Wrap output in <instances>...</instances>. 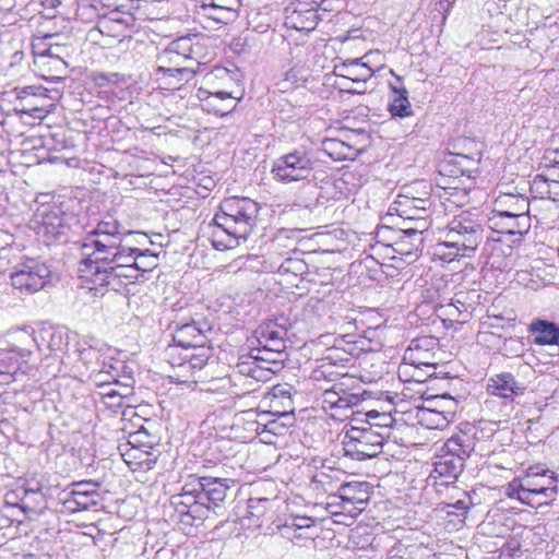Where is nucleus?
<instances>
[{
    "label": "nucleus",
    "instance_id": "nucleus-1",
    "mask_svg": "<svg viewBox=\"0 0 559 559\" xmlns=\"http://www.w3.org/2000/svg\"><path fill=\"white\" fill-rule=\"evenodd\" d=\"M260 206L249 198H229L219 205L213 218L212 243L217 250L233 249L251 235Z\"/></svg>",
    "mask_w": 559,
    "mask_h": 559
},
{
    "label": "nucleus",
    "instance_id": "nucleus-2",
    "mask_svg": "<svg viewBox=\"0 0 559 559\" xmlns=\"http://www.w3.org/2000/svg\"><path fill=\"white\" fill-rule=\"evenodd\" d=\"M212 333V325L206 320L187 322L178 325L175 329L173 340L174 345L167 348L168 356L174 358L177 349H182L179 353L180 360L177 362L179 367L194 370L204 368L209 359L213 356V348L210 345V336Z\"/></svg>",
    "mask_w": 559,
    "mask_h": 559
},
{
    "label": "nucleus",
    "instance_id": "nucleus-3",
    "mask_svg": "<svg viewBox=\"0 0 559 559\" xmlns=\"http://www.w3.org/2000/svg\"><path fill=\"white\" fill-rule=\"evenodd\" d=\"M474 447L473 439L464 432L449 438L436 456L428 480L441 486L452 484L462 473L464 463L474 451Z\"/></svg>",
    "mask_w": 559,
    "mask_h": 559
},
{
    "label": "nucleus",
    "instance_id": "nucleus-4",
    "mask_svg": "<svg viewBox=\"0 0 559 559\" xmlns=\"http://www.w3.org/2000/svg\"><path fill=\"white\" fill-rule=\"evenodd\" d=\"M35 223L36 234L47 246L66 241L70 231L79 233L83 228L79 217L66 212L62 204L41 205L36 212Z\"/></svg>",
    "mask_w": 559,
    "mask_h": 559
},
{
    "label": "nucleus",
    "instance_id": "nucleus-5",
    "mask_svg": "<svg viewBox=\"0 0 559 559\" xmlns=\"http://www.w3.org/2000/svg\"><path fill=\"white\" fill-rule=\"evenodd\" d=\"M423 242L421 231L416 227L393 228L386 225V260L396 274H401L399 281L408 278L406 267L408 262L404 257H411L413 251Z\"/></svg>",
    "mask_w": 559,
    "mask_h": 559
},
{
    "label": "nucleus",
    "instance_id": "nucleus-6",
    "mask_svg": "<svg viewBox=\"0 0 559 559\" xmlns=\"http://www.w3.org/2000/svg\"><path fill=\"white\" fill-rule=\"evenodd\" d=\"M118 252L119 247L82 242L81 261L78 269L80 276L92 283L96 289L100 278L109 271L108 267H114V261Z\"/></svg>",
    "mask_w": 559,
    "mask_h": 559
},
{
    "label": "nucleus",
    "instance_id": "nucleus-7",
    "mask_svg": "<svg viewBox=\"0 0 559 559\" xmlns=\"http://www.w3.org/2000/svg\"><path fill=\"white\" fill-rule=\"evenodd\" d=\"M447 243L463 250V254H472L484 239V228L481 223L468 213H462L455 216L441 231Z\"/></svg>",
    "mask_w": 559,
    "mask_h": 559
},
{
    "label": "nucleus",
    "instance_id": "nucleus-8",
    "mask_svg": "<svg viewBox=\"0 0 559 559\" xmlns=\"http://www.w3.org/2000/svg\"><path fill=\"white\" fill-rule=\"evenodd\" d=\"M317 160L312 153L305 148H296L287 154L277 157L272 166L273 177L284 183L310 180L313 178V171Z\"/></svg>",
    "mask_w": 559,
    "mask_h": 559
},
{
    "label": "nucleus",
    "instance_id": "nucleus-9",
    "mask_svg": "<svg viewBox=\"0 0 559 559\" xmlns=\"http://www.w3.org/2000/svg\"><path fill=\"white\" fill-rule=\"evenodd\" d=\"M384 437L381 431L368 428L352 427L345 435L343 447L345 455L355 460H366L382 453Z\"/></svg>",
    "mask_w": 559,
    "mask_h": 559
},
{
    "label": "nucleus",
    "instance_id": "nucleus-10",
    "mask_svg": "<svg viewBox=\"0 0 559 559\" xmlns=\"http://www.w3.org/2000/svg\"><path fill=\"white\" fill-rule=\"evenodd\" d=\"M197 486V475H189L180 492L173 495L169 499L170 506L180 516V521L188 525L206 516V507H203Z\"/></svg>",
    "mask_w": 559,
    "mask_h": 559
},
{
    "label": "nucleus",
    "instance_id": "nucleus-11",
    "mask_svg": "<svg viewBox=\"0 0 559 559\" xmlns=\"http://www.w3.org/2000/svg\"><path fill=\"white\" fill-rule=\"evenodd\" d=\"M50 276L51 270L47 263L28 259L17 264L11 274V283L23 294H34L45 287Z\"/></svg>",
    "mask_w": 559,
    "mask_h": 559
},
{
    "label": "nucleus",
    "instance_id": "nucleus-12",
    "mask_svg": "<svg viewBox=\"0 0 559 559\" xmlns=\"http://www.w3.org/2000/svg\"><path fill=\"white\" fill-rule=\"evenodd\" d=\"M396 460L394 469L390 467L386 472V486L390 487L391 497H386V506H392V514L389 518L400 519L404 512V508L408 506L411 496L407 492L409 489V480L405 476L407 464L406 459L394 457ZM386 512L389 508L386 507Z\"/></svg>",
    "mask_w": 559,
    "mask_h": 559
},
{
    "label": "nucleus",
    "instance_id": "nucleus-13",
    "mask_svg": "<svg viewBox=\"0 0 559 559\" xmlns=\"http://www.w3.org/2000/svg\"><path fill=\"white\" fill-rule=\"evenodd\" d=\"M416 435L415 423L396 418L386 420V456L400 459L409 456L408 449L416 445Z\"/></svg>",
    "mask_w": 559,
    "mask_h": 559
},
{
    "label": "nucleus",
    "instance_id": "nucleus-14",
    "mask_svg": "<svg viewBox=\"0 0 559 559\" xmlns=\"http://www.w3.org/2000/svg\"><path fill=\"white\" fill-rule=\"evenodd\" d=\"M558 484V477L555 472L543 466H530L524 477L513 478L506 486V496L510 499H518L531 491L545 489L546 487Z\"/></svg>",
    "mask_w": 559,
    "mask_h": 559
},
{
    "label": "nucleus",
    "instance_id": "nucleus-15",
    "mask_svg": "<svg viewBox=\"0 0 559 559\" xmlns=\"http://www.w3.org/2000/svg\"><path fill=\"white\" fill-rule=\"evenodd\" d=\"M439 341L433 336H421L413 340L404 352L403 359L416 367L436 370L439 364Z\"/></svg>",
    "mask_w": 559,
    "mask_h": 559
},
{
    "label": "nucleus",
    "instance_id": "nucleus-16",
    "mask_svg": "<svg viewBox=\"0 0 559 559\" xmlns=\"http://www.w3.org/2000/svg\"><path fill=\"white\" fill-rule=\"evenodd\" d=\"M157 62V80H167L169 78H178V81H190L195 70L193 67L186 64L183 57L171 48L169 44L164 50H162L156 58Z\"/></svg>",
    "mask_w": 559,
    "mask_h": 559
},
{
    "label": "nucleus",
    "instance_id": "nucleus-17",
    "mask_svg": "<svg viewBox=\"0 0 559 559\" xmlns=\"http://www.w3.org/2000/svg\"><path fill=\"white\" fill-rule=\"evenodd\" d=\"M287 330L275 321H267L258 326L254 332L259 347V354L284 356L286 348L285 337Z\"/></svg>",
    "mask_w": 559,
    "mask_h": 559
},
{
    "label": "nucleus",
    "instance_id": "nucleus-18",
    "mask_svg": "<svg viewBox=\"0 0 559 559\" xmlns=\"http://www.w3.org/2000/svg\"><path fill=\"white\" fill-rule=\"evenodd\" d=\"M241 0H202L197 8L200 19L228 24L238 17Z\"/></svg>",
    "mask_w": 559,
    "mask_h": 559
},
{
    "label": "nucleus",
    "instance_id": "nucleus-19",
    "mask_svg": "<svg viewBox=\"0 0 559 559\" xmlns=\"http://www.w3.org/2000/svg\"><path fill=\"white\" fill-rule=\"evenodd\" d=\"M198 491L200 492L203 507L206 512L225 501L233 480L222 477L197 476Z\"/></svg>",
    "mask_w": 559,
    "mask_h": 559
},
{
    "label": "nucleus",
    "instance_id": "nucleus-20",
    "mask_svg": "<svg viewBox=\"0 0 559 559\" xmlns=\"http://www.w3.org/2000/svg\"><path fill=\"white\" fill-rule=\"evenodd\" d=\"M170 44L171 48L176 49V51L183 57L186 62H193L200 66L210 59V51L205 38L198 34L181 36Z\"/></svg>",
    "mask_w": 559,
    "mask_h": 559
},
{
    "label": "nucleus",
    "instance_id": "nucleus-21",
    "mask_svg": "<svg viewBox=\"0 0 559 559\" xmlns=\"http://www.w3.org/2000/svg\"><path fill=\"white\" fill-rule=\"evenodd\" d=\"M29 355L26 349L0 350V384H8L20 373L24 374Z\"/></svg>",
    "mask_w": 559,
    "mask_h": 559
},
{
    "label": "nucleus",
    "instance_id": "nucleus-22",
    "mask_svg": "<svg viewBox=\"0 0 559 559\" xmlns=\"http://www.w3.org/2000/svg\"><path fill=\"white\" fill-rule=\"evenodd\" d=\"M457 403L456 401H448L447 407L436 411L429 407H419L415 411V426L419 425L427 429H443L454 419Z\"/></svg>",
    "mask_w": 559,
    "mask_h": 559
},
{
    "label": "nucleus",
    "instance_id": "nucleus-23",
    "mask_svg": "<svg viewBox=\"0 0 559 559\" xmlns=\"http://www.w3.org/2000/svg\"><path fill=\"white\" fill-rule=\"evenodd\" d=\"M69 497L64 499V506L71 511L88 510L98 504L100 493L97 485L92 481H79L72 485Z\"/></svg>",
    "mask_w": 559,
    "mask_h": 559
},
{
    "label": "nucleus",
    "instance_id": "nucleus-24",
    "mask_svg": "<svg viewBox=\"0 0 559 559\" xmlns=\"http://www.w3.org/2000/svg\"><path fill=\"white\" fill-rule=\"evenodd\" d=\"M531 202L527 197L521 193L500 192L493 200L492 210L489 215H530Z\"/></svg>",
    "mask_w": 559,
    "mask_h": 559
},
{
    "label": "nucleus",
    "instance_id": "nucleus-25",
    "mask_svg": "<svg viewBox=\"0 0 559 559\" xmlns=\"http://www.w3.org/2000/svg\"><path fill=\"white\" fill-rule=\"evenodd\" d=\"M108 269L109 271L103 278H100L96 288L104 287L106 289L119 292L124 285L140 282L142 281L141 277H143V273H139L134 266V262L129 265H114V267Z\"/></svg>",
    "mask_w": 559,
    "mask_h": 559
},
{
    "label": "nucleus",
    "instance_id": "nucleus-26",
    "mask_svg": "<svg viewBox=\"0 0 559 559\" xmlns=\"http://www.w3.org/2000/svg\"><path fill=\"white\" fill-rule=\"evenodd\" d=\"M488 226L496 233L523 236L531 229V216L489 215Z\"/></svg>",
    "mask_w": 559,
    "mask_h": 559
},
{
    "label": "nucleus",
    "instance_id": "nucleus-27",
    "mask_svg": "<svg viewBox=\"0 0 559 559\" xmlns=\"http://www.w3.org/2000/svg\"><path fill=\"white\" fill-rule=\"evenodd\" d=\"M285 25L297 31H312L318 24V13L313 7L304 8L298 3H292L285 8Z\"/></svg>",
    "mask_w": 559,
    "mask_h": 559
},
{
    "label": "nucleus",
    "instance_id": "nucleus-28",
    "mask_svg": "<svg viewBox=\"0 0 559 559\" xmlns=\"http://www.w3.org/2000/svg\"><path fill=\"white\" fill-rule=\"evenodd\" d=\"M487 390L492 395L512 402L515 396L523 394L525 388L512 373L503 372L488 380Z\"/></svg>",
    "mask_w": 559,
    "mask_h": 559
},
{
    "label": "nucleus",
    "instance_id": "nucleus-29",
    "mask_svg": "<svg viewBox=\"0 0 559 559\" xmlns=\"http://www.w3.org/2000/svg\"><path fill=\"white\" fill-rule=\"evenodd\" d=\"M536 345H558L559 325L545 319H534L527 329Z\"/></svg>",
    "mask_w": 559,
    "mask_h": 559
},
{
    "label": "nucleus",
    "instance_id": "nucleus-30",
    "mask_svg": "<svg viewBox=\"0 0 559 559\" xmlns=\"http://www.w3.org/2000/svg\"><path fill=\"white\" fill-rule=\"evenodd\" d=\"M390 74L395 76V82L389 83L393 93V99L390 103L388 110L393 117H409L413 115V109L408 100V92L402 84L401 78L396 76L393 70H390Z\"/></svg>",
    "mask_w": 559,
    "mask_h": 559
},
{
    "label": "nucleus",
    "instance_id": "nucleus-31",
    "mask_svg": "<svg viewBox=\"0 0 559 559\" xmlns=\"http://www.w3.org/2000/svg\"><path fill=\"white\" fill-rule=\"evenodd\" d=\"M260 365L253 354V350L248 355H241L234 367L235 374H239L251 379L255 382H265L270 380V372Z\"/></svg>",
    "mask_w": 559,
    "mask_h": 559
},
{
    "label": "nucleus",
    "instance_id": "nucleus-32",
    "mask_svg": "<svg viewBox=\"0 0 559 559\" xmlns=\"http://www.w3.org/2000/svg\"><path fill=\"white\" fill-rule=\"evenodd\" d=\"M66 38L63 34L59 33H45L41 36L34 38L32 47L34 55V63L39 69H45L50 59H55V52L51 50V39Z\"/></svg>",
    "mask_w": 559,
    "mask_h": 559
},
{
    "label": "nucleus",
    "instance_id": "nucleus-33",
    "mask_svg": "<svg viewBox=\"0 0 559 559\" xmlns=\"http://www.w3.org/2000/svg\"><path fill=\"white\" fill-rule=\"evenodd\" d=\"M271 500L264 497H251L248 499L247 515L241 519L242 527L260 528L270 509Z\"/></svg>",
    "mask_w": 559,
    "mask_h": 559
},
{
    "label": "nucleus",
    "instance_id": "nucleus-34",
    "mask_svg": "<svg viewBox=\"0 0 559 559\" xmlns=\"http://www.w3.org/2000/svg\"><path fill=\"white\" fill-rule=\"evenodd\" d=\"M118 450L127 465L147 466L156 462V456L147 450L138 448L129 442L118 445Z\"/></svg>",
    "mask_w": 559,
    "mask_h": 559
},
{
    "label": "nucleus",
    "instance_id": "nucleus-35",
    "mask_svg": "<svg viewBox=\"0 0 559 559\" xmlns=\"http://www.w3.org/2000/svg\"><path fill=\"white\" fill-rule=\"evenodd\" d=\"M399 395L395 393L391 395L390 391H386V419H403L405 421L414 423L415 411H418V406H413L408 401L399 400Z\"/></svg>",
    "mask_w": 559,
    "mask_h": 559
},
{
    "label": "nucleus",
    "instance_id": "nucleus-36",
    "mask_svg": "<svg viewBox=\"0 0 559 559\" xmlns=\"http://www.w3.org/2000/svg\"><path fill=\"white\" fill-rule=\"evenodd\" d=\"M361 59H354L349 63H343L335 69L340 71L338 75L350 80L356 83H366L374 73L366 62H360Z\"/></svg>",
    "mask_w": 559,
    "mask_h": 559
},
{
    "label": "nucleus",
    "instance_id": "nucleus-37",
    "mask_svg": "<svg viewBox=\"0 0 559 559\" xmlns=\"http://www.w3.org/2000/svg\"><path fill=\"white\" fill-rule=\"evenodd\" d=\"M558 496V484L546 487L545 489H537L536 491H531V493H526L525 496L518 498L521 503L530 506L532 508H540L544 506H550Z\"/></svg>",
    "mask_w": 559,
    "mask_h": 559
},
{
    "label": "nucleus",
    "instance_id": "nucleus-38",
    "mask_svg": "<svg viewBox=\"0 0 559 559\" xmlns=\"http://www.w3.org/2000/svg\"><path fill=\"white\" fill-rule=\"evenodd\" d=\"M324 153L334 160L353 159L357 150L340 139H325L322 142Z\"/></svg>",
    "mask_w": 559,
    "mask_h": 559
},
{
    "label": "nucleus",
    "instance_id": "nucleus-39",
    "mask_svg": "<svg viewBox=\"0 0 559 559\" xmlns=\"http://www.w3.org/2000/svg\"><path fill=\"white\" fill-rule=\"evenodd\" d=\"M335 389L341 390L336 399V404L334 409L332 411V417L342 419L343 417H347V412L352 409V407L356 406L359 403V397L357 394L347 392L342 383H336Z\"/></svg>",
    "mask_w": 559,
    "mask_h": 559
},
{
    "label": "nucleus",
    "instance_id": "nucleus-40",
    "mask_svg": "<svg viewBox=\"0 0 559 559\" xmlns=\"http://www.w3.org/2000/svg\"><path fill=\"white\" fill-rule=\"evenodd\" d=\"M298 524H290L286 521L284 524L276 525V531L281 537L286 538L294 544L302 545L305 542L313 540L317 534H310L309 531H300Z\"/></svg>",
    "mask_w": 559,
    "mask_h": 559
},
{
    "label": "nucleus",
    "instance_id": "nucleus-41",
    "mask_svg": "<svg viewBox=\"0 0 559 559\" xmlns=\"http://www.w3.org/2000/svg\"><path fill=\"white\" fill-rule=\"evenodd\" d=\"M272 407L274 408L275 414L283 417L294 414L289 389L280 385L273 389Z\"/></svg>",
    "mask_w": 559,
    "mask_h": 559
},
{
    "label": "nucleus",
    "instance_id": "nucleus-42",
    "mask_svg": "<svg viewBox=\"0 0 559 559\" xmlns=\"http://www.w3.org/2000/svg\"><path fill=\"white\" fill-rule=\"evenodd\" d=\"M135 258L133 259L134 266L139 271V273H143L142 281L146 280V274L151 273L158 265V255L159 253H155L150 249H138L136 248Z\"/></svg>",
    "mask_w": 559,
    "mask_h": 559
},
{
    "label": "nucleus",
    "instance_id": "nucleus-43",
    "mask_svg": "<svg viewBox=\"0 0 559 559\" xmlns=\"http://www.w3.org/2000/svg\"><path fill=\"white\" fill-rule=\"evenodd\" d=\"M459 257H471L469 254H463V250H457L455 247L450 246V243H447V239L442 237L436 243L433 248V260L440 261L442 263H450L457 259Z\"/></svg>",
    "mask_w": 559,
    "mask_h": 559
},
{
    "label": "nucleus",
    "instance_id": "nucleus-44",
    "mask_svg": "<svg viewBox=\"0 0 559 559\" xmlns=\"http://www.w3.org/2000/svg\"><path fill=\"white\" fill-rule=\"evenodd\" d=\"M130 234L131 233L127 231L116 219L102 221L92 231L88 233L91 236H112L121 238Z\"/></svg>",
    "mask_w": 559,
    "mask_h": 559
},
{
    "label": "nucleus",
    "instance_id": "nucleus-45",
    "mask_svg": "<svg viewBox=\"0 0 559 559\" xmlns=\"http://www.w3.org/2000/svg\"><path fill=\"white\" fill-rule=\"evenodd\" d=\"M252 350L258 362L270 372V378L284 367V356L278 357L276 355H266L265 353L259 354V348Z\"/></svg>",
    "mask_w": 559,
    "mask_h": 559
},
{
    "label": "nucleus",
    "instance_id": "nucleus-46",
    "mask_svg": "<svg viewBox=\"0 0 559 559\" xmlns=\"http://www.w3.org/2000/svg\"><path fill=\"white\" fill-rule=\"evenodd\" d=\"M127 442L138 448L151 451L157 444V439L156 437L152 436L144 427H141L139 430L129 435Z\"/></svg>",
    "mask_w": 559,
    "mask_h": 559
},
{
    "label": "nucleus",
    "instance_id": "nucleus-47",
    "mask_svg": "<svg viewBox=\"0 0 559 559\" xmlns=\"http://www.w3.org/2000/svg\"><path fill=\"white\" fill-rule=\"evenodd\" d=\"M455 156L456 159L454 163L462 167V175H467L471 177V174L477 169V166L481 159V152L480 150H476L471 154L457 153Z\"/></svg>",
    "mask_w": 559,
    "mask_h": 559
},
{
    "label": "nucleus",
    "instance_id": "nucleus-48",
    "mask_svg": "<svg viewBox=\"0 0 559 559\" xmlns=\"http://www.w3.org/2000/svg\"><path fill=\"white\" fill-rule=\"evenodd\" d=\"M405 214L406 210L400 211L397 203L393 202L386 210V225H390L393 228L411 227L409 224L412 223L413 217H404Z\"/></svg>",
    "mask_w": 559,
    "mask_h": 559
},
{
    "label": "nucleus",
    "instance_id": "nucleus-49",
    "mask_svg": "<svg viewBox=\"0 0 559 559\" xmlns=\"http://www.w3.org/2000/svg\"><path fill=\"white\" fill-rule=\"evenodd\" d=\"M550 180L542 175H537L531 182L530 191L533 200H548Z\"/></svg>",
    "mask_w": 559,
    "mask_h": 559
},
{
    "label": "nucleus",
    "instance_id": "nucleus-50",
    "mask_svg": "<svg viewBox=\"0 0 559 559\" xmlns=\"http://www.w3.org/2000/svg\"><path fill=\"white\" fill-rule=\"evenodd\" d=\"M127 379V383L123 386V392H118V390H109L104 393V399H117V402H105L110 407H120L122 405V400L128 397L133 390V378L124 377Z\"/></svg>",
    "mask_w": 559,
    "mask_h": 559
},
{
    "label": "nucleus",
    "instance_id": "nucleus-51",
    "mask_svg": "<svg viewBox=\"0 0 559 559\" xmlns=\"http://www.w3.org/2000/svg\"><path fill=\"white\" fill-rule=\"evenodd\" d=\"M209 98L212 99V100H215V99L228 100V104L225 105L224 107H222V108H214V111L216 114L221 115V116H224V115L228 114L236 106V104H235V99L236 98L230 93H228V92L218 91V92H215V93H211Z\"/></svg>",
    "mask_w": 559,
    "mask_h": 559
},
{
    "label": "nucleus",
    "instance_id": "nucleus-52",
    "mask_svg": "<svg viewBox=\"0 0 559 559\" xmlns=\"http://www.w3.org/2000/svg\"><path fill=\"white\" fill-rule=\"evenodd\" d=\"M94 81L102 87L107 84L118 85L124 81V75L117 72H99L94 75Z\"/></svg>",
    "mask_w": 559,
    "mask_h": 559
},
{
    "label": "nucleus",
    "instance_id": "nucleus-53",
    "mask_svg": "<svg viewBox=\"0 0 559 559\" xmlns=\"http://www.w3.org/2000/svg\"><path fill=\"white\" fill-rule=\"evenodd\" d=\"M135 252H138L136 248L126 247L121 245L119 247V252L115 258L114 265H129L133 263Z\"/></svg>",
    "mask_w": 559,
    "mask_h": 559
},
{
    "label": "nucleus",
    "instance_id": "nucleus-54",
    "mask_svg": "<svg viewBox=\"0 0 559 559\" xmlns=\"http://www.w3.org/2000/svg\"><path fill=\"white\" fill-rule=\"evenodd\" d=\"M448 401H455L448 394L432 395L424 400L423 405L419 407H429L436 411H440L441 407L448 406Z\"/></svg>",
    "mask_w": 559,
    "mask_h": 559
},
{
    "label": "nucleus",
    "instance_id": "nucleus-55",
    "mask_svg": "<svg viewBox=\"0 0 559 559\" xmlns=\"http://www.w3.org/2000/svg\"><path fill=\"white\" fill-rule=\"evenodd\" d=\"M122 240L123 238L121 237L87 235L83 243H104L108 246L120 247L122 245Z\"/></svg>",
    "mask_w": 559,
    "mask_h": 559
},
{
    "label": "nucleus",
    "instance_id": "nucleus-56",
    "mask_svg": "<svg viewBox=\"0 0 559 559\" xmlns=\"http://www.w3.org/2000/svg\"><path fill=\"white\" fill-rule=\"evenodd\" d=\"M51 50H53L56 58L64 61L71 57L73 51L69 43H55V39H51Z\"/></svg>",
    "mask_w": 559,
    "mask_h": 559
},
{
    "label": "nucleus",
    "instance_id": "nucleus-57",
    "mask_svg": "<svg viewBox=\"0 0 559 559\" xmlns=\"http://www.w3.org/2000/svg\"><path fill=\"white\" fill-rule=\"evenodd\" d=\"M340 393H341V390L335 389V384H333L331 389L324 390V392L322 394L323 407L325 409L333 411L335 407V404H336V399Z\"/></svg>",
    "mask_w": 559,
    "mask_h": 559
},
{
    "label": "nucleus",
    "instance_id": "nucleus-58",
    "mask_svg": "<svg viewBox=\"0 0 559 559\" xmlns=\"http://www.w3.org/2000/svg\"><path fill=\"white\" fill-rule=\"evenodd\" d=\"M97 376L102 382L109 381L105 376H108L112 382H119V366L104 364V369H100Z\"/></svg>",
    "mask_w": 559,
    "mask_h": 559
},
{
    "label": "nucleus",
    "instance_id": "nucleus-59",
    "mask_svg": "<svg viewBox=\"0 0 559 559\" xmlns=\"http://www.w3.org/2000/svg\"><path fill=\"white\" fill-rule=\"evenodd\" d=\"M288 523L298 524V526H300L299 528H301L300 531L307 530L310 532V534H317L314 521L311 518L296 516L288 521Z\"/></svg>",
    "mask_w": 559,
    "mask_h": 559
},
{
    "label": "nucleus",
    "instance_id": "nucleus-60",
    "mask_svg": "<svg viewBox=\"0 0 559 559\" xmlns=\"http://www.w3.org/2000/svg\"><path fill=\"white\" fill-rule=\"evenodd\" d=\"M433 374H435V370H428L425 367L413 366L411 381L424 382L427 379H430Z\"/></svg>",
    "mask_w": 559,
    "mask_h": 559
},
{
    "label": "nucleus",
    "instance_id": "nucleus-61",
    "mask_svg": "<svg viewBox=\"0 0 559 559\" xmlns=\"http://www.w3.org/2000/svg\"><path fill=\"white\" fill-rule=\"evenodd\" d=\"M281 269L285 272L292 271L295 274H302L306 269V264L300 260L287 259L282 265Z\"/></svg>",
    "mask_w": 559,
    "mask_h": 559
},
{
    "label": "nucleus",
    "instance_id": "nucleus-62",
    "mask_svg": "<svg viewBox=\"0 0 559 559\" xmlns=\"http://www.w3.org/2000/svg\"><path fill=\"white\" fill-rule=\"evenodd\" d=\"M68 68V63L59 58L50 59L49 64L44 69L49 73L63 74Z\"/></svg>",
    "mask_w": 559,
    "mask_h": 559
},
{
    "label": "nucleus",
    "instance_id": "nucleus-63",
    "mask_svg": "<svg viewBox=\"0 0 559 559\" xmlns=\"http://www.w3.org/2000/svg\"><path fill=\"white\" fill-rule=\"evenodd\" d=\"M545 167L559 168V148L546 152L543 157Z\"/></svg>",
    "mask_w": 559,
    "mask_h": 559
},
{
    "label": "nucleus",
    "instance_id": "nucleus-64",
    "mask_svg": "<svg viewBox=\"0 0 559 559\" xmlns=\"http://www.w3.org/2000/svg\"><path fill=\"white\" fill-rule=\"evenodd\" d=\"M413 372V365L412 364H408L407 361H405L403 359V362L400 364L399 368H397V376H399V379L403 382H407V381H411V374Z\"/></svg>",
    "mask_w": 559,
    "mask_h": 559
}]
</instances>
